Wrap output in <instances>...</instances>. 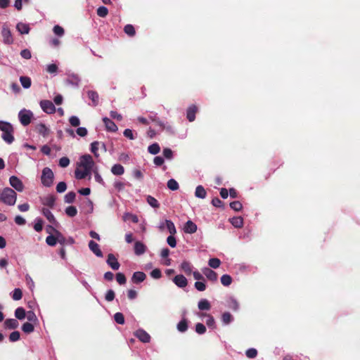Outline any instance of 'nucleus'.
Here are the masks:
<instances>
[{"label":"nucleus","mask_w":360,"mask_h":360,"mask_svg":"<svg viewBox=\"0 0 360 360\" xmlns=\"http://www.w3.org/2000/svg\"><path fill=\"white\" fill-rule=\"evenodd\" d=\"M221 283L224 286H229L232 283V278L228 274H224L221 277Z\"/></svg>","instance_id":"c03bdc74"},{"label":"nucleus","mask_w":360,"mask_h":360,"mask_svg":"<svg viewBox=\"0 0 360 360\" xmlns=\"http://www.w3.org/2000/svg\"><path fill=\"white\" fill-rule=\"evenodd\" d=\"M89 248L97 257H103V252L101 250L99 245L95 241L90 240L89 243Z\"/></svg>","instance_id":"aec40b11"},{"label":"nucleus","mask_w":360,"mask_h":360,"mask_svg":"<svg viewBox=\"0 0 360 360\" xmlns=\"http://www.w3.org/2000/svg\"><path fill=\"white\" fill-rule=\"evenodd\" d=\"M146 250V246L140 241H136L134 244V252L136 255H143Z\"/></svg>","instance_id":"393cba45"},{"label":"nucleus","mask_w":360,"mask_h":360,"mask_svg":"<svg viewBox=\"0 0 360 360\" xmlns=\"http://www.w3.org/2000/svg\"><path fill=\"white\" fill-rule=\"evenodd\" d=\"M114 319L115 322L118 324H124V315L121 312H117L114 315Z\"/></svg>","instance_id":"5fc2aeb1"},{"label":"nucleus","mask_w":360,"mask_h":360,"mask_svg":"<svg viewBox=\"0 0 360 360\" xmlns=\"http://www.w3.org/2000/svg\"><path fill=\"white\" fill-rule=\"evenodd\" d=\"M181 269L186 275H190L192 273V265L189 262L184 261L181 264Z\"/></svg>","instance_id":"2f4dec72"},{"label":"nucleus","mask_w":360,"mask_h":360,"mask_svg":"<svg viewBox=\"0 0 360 360\" xmlns=\"http://www.w3.org/2000/svg\"><path fill=\"white\" fill-rule=\"evenodd\" d=\"M20 82L21 83V85L25 89H28L31 86L32 82H31V79L29 77L21 76L20 77Z\"/></svg>","instance_id":"f704fd0d"},{"label":"nucleus","mask_w":360,"mask_h":360,"mask_svg":"<svg viewBox=\"0 0 360 360\" xmlns=\"http://www.w3.org/2000/svg\"><path fill=\"white\" fill-rule=\"evenodd\" d=\"M245 354L248 358L252 359L256 357L257 355V351L256 349L250 348L246 351Z\"/></svg>","instance_id":"774afa93"},{"label":"nucleus","mask_w":360,"mask_h":360,"mask_svg":"<svg viewBox=\"0 0 360 360\" xmlns=\"http://www.w3.org/2000/svg\"><path fill=\"white\" fill-rule=\"evenodd\" d=\"M17 198L16 193L11 188L0 191V200L8 205H13Z\"/></svg>","instance_id":"f03ea898"},{"label":"nucleus","mask_w":360,"mask_h":360,"mask_svg":"<svg viewBox=\"0 0 360 360\" xmlns=\"http://www.w3.org/2000/svg\"><path fill=\"white\" fill-rule=\"evenodd\" d=\"M65 213L69 217H73L77 215V210L75 206H69L65 209Z\"/></svg>","instance_id":"603ef678"},{"label":"nucleus","mask_w":360,"mask_h":360,"mask_svg":"<svg viewBox=\"0 0 360 360\" xmlns=\"http://www.w3.org/2000/svg\"><path fill=\"white\" fill-rule=\"evenodd\" d=\"M134 335L142 342L147 343L150 340V335L143 329H138Z\"/></svg>","instance_id":"1a4fd4ad"},{"label":"nucleus","mask_w":360,"mask_h":360,"mask_svg":"<svg viewBox=\"0 0 360 360\" xmlns=\"http://www.w3.org/2000/svg\"><path fill=\"white\" fill-rule=\"evenodd\" d=\"M16 29L22 34H28L30 30L29 25L23 22L18 23L16 25Z\"/></svg>","instance_id":"c85d7f7f"},{"label":"nucleus","mask_w":360,"mask_h":360,"mask_svg":"<svg viewBox=\"0 0 360 360\" xmlns=\"http://www.w3.org/2000/svg\"><path fill=\"white\" fill-rule=\"evenodd\" d=\"M68 84L72 85L74 86H78L80 82V78L77 74H69L65 80Z\"/></svg>","instance_id":"4468645a"},{"label":"nucleus","mask_w":360,"mask_h":360,"mask_svg":"<svg viewBox=\"0 0 360 360\" xmlns=\"http://www.w3.org/2000/svg\"><path fill=\"white\" fill-rule=\"evenodd\" d=\"M197 231V225L191 220H188L186 222L184 226V231L186 233L192 234L195 233Z\"/></svg>","instance_id":"dca6fc26"},{"label":"nucleus","mask_w":360,"mask_h":360,"mask_svg":"<svg viewBox=\"0 0 360 360\" xmlns=\"http://www.w3.org/2000/svg\"><path fill=\"white\" fill-rule=\"evenodd\" d=\"M174 236V235H170L167 238V244L172 248H175L176 245V240Z\"/></svg>","instance_id":"0e129e2a"},{"label":"nucleus","mask_w":360,"mask_h":360,"mask_svg":"<svg viewBox=\"0 0 360 360\" xmlns=\"http://www.w3.org/2000/svg\"><path fill=\"white\" fill-rule=\"evenodd\" d=\"M201 316H206L207 318V319L206 321V324L207 325L208 327L214 328L215 321L212 316H211L210 314H202Z\"/></svg>","instance_id":"37998d69"},{"label":"nucleus","mask_w":360,"mask_h":360,"mask_svg":"<svg viewBox=\"0 0 360 360\" xmlns=\"http://www.w3.org/2000/svg\"><path fill=\"white\" fill-rule=\"evenodd\" d=\"M150 276L155 279H159L162 276V272L159 269H155L150 272Z\"/></svg>","instance_id":"338daca9"},{"label":"nucleus","mask_w":360,"mask_h":360,"mask_svg":"<svg viewBox=\"0 0 360 360\" xmlns=\"http://www.w3.org/2000/svg\"><path fill=\"white\" fill-rule=\"evenodd\" d=\"M208 264L213 269L218 268L221 264V261L218 258H211L208 261Z\"/></svg>","instance_id":"09e8293b"},{"label":"nucleus","mask_w":360,"mask_h":360,"mask_svg":"<svg viewBox=\"0 0 360 360\" xmlns=\"http://www.w3.org/2000/svg\"><path fill=\"white\" fill-rule=\"evenodd\" d=\"M22 330L25 333H30L34 331V327L33 324H32L29 322H26L22 324Z\"/></svg>","instance_id":"79ce46f5"},{"label":"nucleus","mask_w":360,"mask_h":360,"mask_svg":"<svg viewBox=\"0 0 360 360\" xmlns=\"http://www.w3.org/2000/svg\"><path fill=\"white\" fill-rule=\"evenodd\" d=\"M1 35L3 37V41L5 44H11L13 42V39L11 30L7 26H3L1 30Z\"/></svg>","instance_id":"0eeeda50"},{"label":"nucleus","mask_w":360,"mask_h":360,"mask_svg":"<svg viewBox=\"0 0 360 360\" xmlns=\"http://www.w3.org/2000/svg\"><path fill=\"white\" fill-rule=\"evenodd\" d=\"M11 186L18 191H22L24 186L22 181L15 176H12L9 179Z\"/></svg>","instance_id":"6e6552de"},{"label":"nucleus","mask_w":360,"mask_h":360,"mask_svg":"<svg viewBox=\"0 0 360 360\" xmlns=\"http://www.w3.org/2000/svg\"><path fill=\"white\" fill-rule=\"evenodd\" d=\"M229 221L236 228H241L243 226V219L241 217H234L230 219Z\"/></svg>","instance_id":"7c9ffc66"},{"label":"nucleus","mask_w":360,"mask_h":360,"mask_svg":"<svg viewBox=\"0 0 360 360\" xmlns=\"http://www.w3.org/2000/svg\"><path fill=\"white\" fill-rule=\"evenodd\" d=\"M54 179V174L49 167H44L42 170L41 176V184L46 187L52 186Z\"/></svg>","instance_id":"20e7f679"},{"label":"nucleus","mask_w":360,"mask_h":360,"mask_svg":"<svg viewBox=\"0 0 360 360\" xmlns=\"http://www.w3.org/2000/svg\"><path fill=\"white\" fill-rule=\"evenodd\" d=\"M230 207L235 211H240L243 208V205L240 201H233L230 203Z\"/></svg>","instance_id":"4d7b16f0"},{"label":"nucleus","mask_w":360,"mask_h":360,"mask_svg":"<svg viewBox=\"0 0 360 360\" xmlns=\"http://www.w3.org/2000/svg\"><path fill=\"white\" fill-rule=\"evenodd\" d=\"M87 96H88V98L91 101V102H92L91 105L93 106L98 105V104L99 103V96L96 91H92V90L88 91Z\"/></svg>","instance_id":"4be33fe9"},{"label":"nucleus","mask_w":360,"mask_h":360,"mask_svg":"<svg viewBox=\"0 0 360 360\" xmlns=\"http://www.w3.org/2000/svg\"><path fill=\"white\" fill-rule=\"evenodd\" d=\"M221 320L224 324H229L233 320V316L229 312H224L221 316Z\"/></svg>","instance_id":"864d4df0"},{"label":"nucleus","mask_w":360,"mask_h":360,"mask_svg":"<svg viewBox=\"0 0 360 360\" xmlns=\"http://www.w3.org/2000/svg\"><path fill=\"white\" fill-rule=\"evenodd\" d=\"M116 280L117 283L120 285H124L126 283V277L124 274L122 273H117L116 274Z\"/></svg>","instance_id":"13d9d810"},{"label":"nucleus","mask_w":360,"mask_h":360,"mask_svg":"<svg viewBox=\"0 0 360 360\" xmlns=\"http://www.w3.org/2000/svg\"><path fill=\"white\" fill-rule=\"evenodd\" d=\"M148 151L150 154L156 155L160 153V147L158 143H155L148 146Z\"/></svg>","instance_id":"58836bf2"},{"label":"nucleus","mask_w":360,"mask_h":360,"mask_svg":"<svg viewBox=\"0 0 360 360\" xmlns=\"http://www.w3.org/2000/svg\"><path fill=\"white\" fill-rule=\"evenodd\" d=\"M165 224L170 235H175L176 233V229L174 226V224L171 220L166 219Z\"/></svg>","instance_id":"4c0bfd02"},{"label":"nucleus","mask_w":360,"mask_h":360,"mask_svg":"<svg viewBox=\"0 0 360 360\" xmlns=\"http://www.w3.org/2000/svg\"><path fill=\"white\" fill-rule=\"evenodd\" d=\"M96 13L99 17L105 18L108 14V9L105 6H100L97 8Z\"/></svg>","instance_id":"de8ad7c7"},{"label":"nucleus","mask_w":360,"mask_h":360,"mask_svg":"<svg viewBox=\"0 0 360 360\" xmlns=\"http://www.w3.org/2000/svg\"><path fill=\"white\" fill-rule=\"evenodd\" d=\"M34 229L37 232H41L43 229V221L41 219H37V222L34 225Z\"/></svg>","instance_id":"69168bd1"},{"label":"nucleus","mask_w":360,"mask_h":360,"mask_svg":"<svg viewBox=\"0 0 360 360\" xmlns=\"http://www.w3.org/2000/svg\"><path fill=\"white\" fill-rule=\"evenodd\" d=\"M167 187L172 191H176L179 189V184L178 182L174 179H171L167 181Z\"/></svg>","instance_id":"a18cd8bd"},{"label":"nucleus","mask_w":360,"mask_h":360,"mask_svg":"<svg viewBox=\"0 0 360 360\" xmlns=\"http://www.w3.org/2000/svg\"><path fill=\"white\" fill-rule=\"evenodd\" d=\"M202 273L210 281L215 282L217 281V274L210 268H205L202 269Z\"/></svg>","instance_id":"f3484780"},{"label":"nucleus","mask_w":360,"mask_h":360,"mask_svg":"<svg viewBox=\"0 0 360 360\" xmlns=\"http://www.w3.org/2000/svg\"><path fill=\"white\" fill-rule=\"evenodd\" d=\"M58 233L59 231H56V234L49 235L46 238V243L50 246H55L58 243Z\"/></svg>","instance_id":"5701e85b"},{"label":"nucleus","mask_w":360,"mask_h":360,"mask_svg":"<svg viewBox=\"0 0 360 360\" xmlns=\"http://www.w3.org/2000/svg\"><path fill=\"white\" fill-rule=\"evenodd\" d=\"M32 116V112L26 110H20L18 114L20 122L23 126H27L31 122Z\"/></svg>","instance_id":"39448f33"},{"label":"nucleus","mask_w":360,"mask_h":360,"mask_svg":"<svg viewBox=\"0 0 360 360\" xmlns=\"http://www.w3.org/2000/svg\"><path fill=\"white\" fill-rule=\"evenodd\" d=\"M177 329L179 331L184 333L188 329V321L186 319H183L177 324Z\"/></svg>","instance_id":"e433bc0d"},{"label":"nucleus","mask_w":360,"mask_h":360,"mask_svg":"<svg viewBox=\"0 0 360 360\" xmlns=\"http://www.w3.org/2000/svg\"><path fill=\"white\" fill-rule=\"evenodd\" d=\"M103 123L105 126V128L108 131H112V132H115L117 131L118 128H117V125L110 119H109L108 117H104V118H103Z\"/></svg>","instance_id":"6ab92c4d"},{"label":"nucleus","mask_w":360,"mask_h":360,"mask_svg":"<svg viewBox=\"0 0 360 360\" xmlns=\"http://www.w3.org/2000/svg\"><path fill=\"white\" fill-rule=\"evenodd\" d=\"M20 334L18 331H13L9 335V340L11 342H16L19 340Z\"/></svg>","instance_id":"680f3d73"},{"label":"nucleus","mask_w":360,"mask_h":360,"mask_svg":"<svg viewBox=\"0 0 360 360\" xmlns=\"http://www.w3.org/2000/svg\"><path fill=\"white\" fill-rule=\"evenodd\" d=\"M146 200L147 202L153 208H158L160 207L158 201L151 195H148Z\"/></svg>","instance_id":"ea45409f"},{"label":"nucleus","mask_w":360,"mask_h":360,"mask_svg":"<svg viewBox=\"0 0 360 360\" xmlns=\"http://www.w3.org/2000/svg\"><path fill=\"white\" fill-rule=\"evenodd\" d=\"M198 307L200 310L208 311L211 308L210 303L206 299H202V300H200L198 302Z\"/></svg>","instance_id":"72a5a7b5"},{"label":"nucleus","mask_w":360,"mask_h":360,"mask_svg":"<svg viewBox=\"0 0 360 360\" xmlns=\"http://www.w3.org/2000/svg\"><path fill=\"white\" fill-rule=\"evenodd\" d=\"M26 312L24 308L18 307L15 311V316L19 319L22 320L25 318Z\"/></svg>","instance_id":"c9c22d12"},{"label":"nucleus","mask_w":360,"mask_h":360,"mask_svg":"<svg viewBox=\"0 0 360 360\" xmlns=\"http://www.w3.org/2000/svg\"><path fill=\"white\" fill-rule=\"evenodd\" d=\"M40 106L44 112L47 114H53L56 112V107L53 103L49 100H42L40 101Z\"/></svg>","instance_id":"423d86ee"},{"label":"nucleus","mask_w":360,"mask_h":360,"mask_svg":"<svg viewBox=\"0 0 360 360\" xmlns=\"http://www.w3.org/2000/svg\"><path fill=\"white\" fill-rule=\"evenodd\" d=\"M0 130L2 131L1 138L8 144H11L14 141L13 136V127L7 122L0 121Z\"/></svg>","instance_id":"f257e3e1"},{"label":"nucleus","mask_w":360,"mask_h":360,"mask_svg":"<svg viewBox=\"0 0 360 360\" xmlns=\"http://www.w3.org/2000/svg\"><path fill=\"white\" fill-rule=\"evenodd\" d=\"M53 31L56 35L59 37H61L64 34V29L58 25L53 27Z\"/></svg>","instance_id":"052dcab7"},{"label":"nucleus","mask_w":360,"mask_h":360,"mask_svg":"<svg viewBox=\"0 0 360 360\" xmlns=\"http://www.w3.org/2000/svg\"><path fill=\"white\" fill-rule=\"evenodd\" d=\"M124 31L129 37H134L136 34V31L134 26L130 24H128L124 26Z\"/></svg>","instance_id":"a19ab883"},{"label":"nucleus","mask_w":360,"mask_h":360,"mask_svg":"<svg viewBox=\"0 0 360 360\" xmlns=\"http://www.w3.org/2000/svg\"><path fill=\"white\" fill-rule=\"evenodd\" d=\"M56 200V198L54 195H49L42 198L41 201L44 205L47 206L49 208H53L55 205Z\"/></svg>","instance_id":"2eb2a0df"},{"label":"nucleus","mask_w":360,"mask_h":360,"mask_svg":"<svg viewBox=\"0 0 360 360\" xmlns=\"http://www.w3.org/2000/svg\"><path fill=\"white\" fill-rule=\"evenodd\" d=\"M91 174V172L86 171V169H80L79 168H77L75 171V178L77 179H85L88 175Z\"/></svg>","instance_id":"bb28decb"},{"label":"nucleus","mask_w":360,"mask_h":360,"mask_svg":"<svg viewBox=\"0 0 360 360\" xmlns=\"http://www.w3.org/2000/svg\"><path fill=\"white\" fill-rule=\"evenodd\" d=\"M123 218L124 221L130 219L134 223L136 224L139 222L138 217L136 214H133L129 212L125 213Z\"/></svg>","instance_id":"3c124183"},{"label":"nucleus","mask_w":360,"mask_h":360,"mask_svg":"<svg viewBox=\"0 0 360 360\" xmlns=\"http://www.w3.org/2000/svg\"><path fill=\"white\" fill-rule=\"evenodd\" d=\"M94 164L92 157L89 154H86L80 157L79 162L77 163V165L79 168L86 169V171L88 170L91 172Z\"/></svg>","instance_id":"7ed1b4c3"},{"label":"nucleus","mask_w":360,"mask_h":360,"mask_svg":"<svg viewBox=\"0 0 360 360\" xmlns=\"http://www.w3.org/2000/svg\"><path fill=\"white\" fill-rule=\"evenodd\" d=\"M37 131L42 135L44 137H46L49 134V129L46 127L45 124L41 123L37 125L36 127Z\"/></svg>","instance_id":"cd10ccee"},{"label":"nucleus","mask_w":360,"mask_h":360,"mask_svg":"<svg viewBox=\"0 0 360 360\" xmlns=\"http://www.w3.org/2000/svg\"><path fill=\"white\" fill-rule=\"evenodd\" d=\"M207 192L202 186H198L195 188V195L199 198H205L206 197Z\"/></svg>","instance_id":"473e14b6"},{"label":"nucleus","mask_w":360,"mask_h":360,"mask_svg":"<svg viewBox=\"0 0 360 360\" xmlns=\"http://www.w3.org/2000/svg\"><path fill=\"white\" fill-rule=\"evenodd\" d=\"M111 172L114 175L120 176L124 174V168L120 164H115L112 167Z\"/></svg>","instance_id":"c756f323"},{"label":"nucleus","mask_w":360,"mask_h":360,"mask_svg":"<svg viewBox=\"0 0 360 360\" xmlns=\"http://www.w3.org/2000/svg\"><path fill=\"white\" fill-rule=\"evenodd\" d=\"M76 194L75 192L71 191L68 193L64 198V200L67 203H72L75 200Z\"/></svg>","instance_id":"49530a36"},{"label":"nucleus","mask_w":360,"mask_h":360,"mask_svg":"<svg viewBox=\"0 0 360 360\" xmlns=\"http://www.w3.org/2000/svg\"><path fill=\"white\" fill-rule=\"evenodd\" d=\"M149 119L155 122L158 126H159L161 129V130H167L171 131L172 127L170 125H167L164 122H162L159 118L157 117L156 115H150Z\"/></svg>","instance_id":"9b49d317"},{"label":"nucleus","mask_w":360,"mask_h":360,"mask_svg":"<svg viewBox=\"0 0 360 360\" xmlns=\"http://www.w3.org/2000/svg\"><path fill=\"white\" fill-rule=\"evenodd\" d=\"M22 297V292L20 288H15L13 291L12 298L14 300H20Z\"/></svg>","instance_id":"8fccbe9b"},{"label":"nucleus","mask_w":360,"mask_h":360,"mask_svg":"<svg viewBox=\"0 0 360 360\" xmlns=\"http://www.w3.org/2000/svg\"><path fill=\"white\" fill-rule=\"evenodd\" d=\"M172 281L175 285L181 288H185L188 285L186 278L181 274L174 276Z\"/></svg>","instance_id":"f8f14e48"},{"label":"nucleus","mask_w":360,"mask_h":360,"mask_svg":"<svg viewBox=\"0 0 360 360\" xmlns=\"http://www.w3.org/2000/svg\"><path fill=\"white\" fill-rule=\"evenodd\" d=\"M195 331L196 333H198V334H203L206 332V328L205 326L201 323H198L196 325H195Z\"/></svg>","instance_id":"e2e57ef3"},{"label":"nucleus","mask_w":360,"mask_h":360,"mask_svg":"<svg viewBox=\"0 0 360 360\" xmlns=\"http://www.w3.org/2000/svg\"><path fill=\"white\" fill-rule=\"evenodd\" d=\"M18 326L19 323L15 319H8L4 321V326L8 329H15Z\"/></svg>","instance_id":"a878e982"},{"label":"nucleus","mask_w":360,"mask_h":360,"mask_svg":"<svg viewBox=\"0 0 360 360\" xmlns=\"http://www.w3.org/2000/svg\"><path fill=\"white\" fill-rule=\"evenodd\" d=\"M58 243L61 245L64 246L66 245H73L75 243V240L72 237L65 238L60 232L58 233Z\"/></svg>","instance_id":"412c9836"},{"label":"nucleus","mask_w":360,"mask_h":360,"mask_svg":"<svg viewBox=\"0 0 360 360\" xmlns=\"http://www.w3.org/2000/svg\"><path fill=\"white\" fill-rule=\"evenodd\" d=\"M107 264L113 269L117 270L119 269L120 264L117 261V259L115 257V255L112 253L108 255Z\"/></svg>","instance_id":"9d476101"},{"label":"nucleus","mask_w":360,"mask_h":360,"mask_svg":"<svg viewBox=\"0 0 360 360\" xmlns=\"http://www.w3.org/2000/svg\"><path fill=\"white\" fill-rule=\"evenodd\" d=\"M67 189L66 183L64 181L59 182L56 186V191L58 193H63Z\"/></svg>","instance_id":"bf43d9fd"},{"label":"nucleus","mask_w":360,"mask_h":360,"mask_svg":"<svg viewBox=\"0 0 360 360\" xmlns=\"http://www.w3.org/2000/svg\"><path fill=\"white\" fill-rule=\"evenodd\" d=\"M100 144L101 143L98 141H94L91 144V151L94 154L96 157H98V150Z\"/></svg>","instance_id":"6e6d98bb"},{"label":"nucleus","mask_w":360,"mask_h":360,"mask_svg":"<svg viewBox=\"0 0 360 360\" xmlns=\"http://www.w3.org/2000/svg\"><path fill=\"white\" fill-rule=\"evenodd\" d=\"M41 212L51 224L53 225H57L58 222L49 209L43 207L41 209Z\"/></svg>","instance_id":"a211bd4d"},{"label":"nucleus","mask_w":360,"mask_h":360,"mask_svg":"<svg viewBox=\"0 0 360 360\" xmlns=\"http://www.w3.org/2000/svg\"><path fill=\"white\" fill-rule=\"evenodd\" d=\"M146 278V275L142 271H136L134 273L131 281L134 283L143 282Z\"/></svg>","instance_id":"b1692460"},{"label":"nucleus","mask_w":360,"mask_h":360,"mask_svg":"<svg viewBox=\"0 0 360 360\" xmlns=\"http://www.w3.org/2000/svg\"><path fill=\"white\" fill-rule=\"evenodd\" d=\"M197 112L198 107L195 105H191L187 108L186 117L189 122H193L195 120Z\"/></svg>","instance_id":"ddd939ff"}]
</instances>
